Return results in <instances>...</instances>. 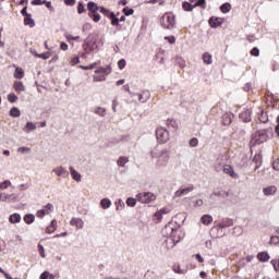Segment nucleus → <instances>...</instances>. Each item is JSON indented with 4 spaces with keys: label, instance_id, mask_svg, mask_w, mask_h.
I'll return each instance as SVG.
<instances>
[{
    "label": "nucleus",
    "instance_id": "nucleus-43",
    "mask_svg": "<svg viewBox=\"0 0 279 279\" xmlns=\"http://www.w3.org/2000/svg\"><path fill=\"white\" fill-rule=\"evenodd\" d=\"M114 204L116 210H123L125 208V203L121 198L117 199Z\"/></svg>",
    "mask_w": 279,
    "mask_h": 279
},
{
    "label": "nucleus",
    "instance_id": "nucleus-28",
    "mask_svg": "<svg viewBox=\"0 0 279 279\" xmlns=\"http://www.w3.org/2000/svg\"><path fill=\"white\" fill-rule=\"evenodd\" d=\"M9 221H10L11 223H13V225H14V223H21V214L15 213V214L10 215Z\"/></svg>",
    "mask_w": 279,
    "mask_h": 279
},
{
    "label": "nucleus",
    "instance_id": "nucleus-14",
    "mask_svg": "<svg viewBox=\"0 0 279 279\" xmlns=\"http://www.w3.org/2000/svg\"><path fill=\"white\" fill-rule=\"evenodd\" d=\"M2 202H8L9 204H16V202H19V195L14 193H2Z\"/></svg>",
    "mask_w": 279,
    "mask_h": 279
},
{
    "label": "nucleus",
    "instance_id": "nucleus-38",
    "mask_svg": "<svg viewBox=\"0 0 279 279\" xmlns=\"http://www.w3.org/2000/svg\"><path fill=\"white\" fill-rule=\"evenodd\" d=\"M100 14H104L108 19H111V16L114 17V12H112L104 7H100Z\"/></svg>",
    "mask_w": 279,
    "mask_h": 279
},
{
    "label": "nucleus",
    "instance_id": "nucleus-30",
    "mask_svg": "<svg viewBox=\"0 0 279 279\" xmlns=\"http://www.w3.org/2000/svg\"><path fill=\"white\" fill-rule=\"evenodd\" d=\"M100 206H101V208H104V210H108V208H110V206H112V201H110V198H102L100 201Z\"/></svg>",
    "mask_w": 279,
    "mask_h": 279
},
{
    "label": "nucleus",
    "instance_id": "nucleus-45",
    "mask_svg": "<svg viewBox=\"0 0 279 279\" xmlns=\"http://www.w3.org/2000/svg\"><path fill=\"white\" fill-rule=\"evenodd\" d=\"M167 126L172 128V130H178V121H175L173 119H168Z\"/></svg>",
    "mask_w": 279,
    "mask_h": 279
},
{
    "label": "nucleus",
    "instance_id": "nucleus-55",
    "mask_svg": "<svg viewBox=\"0 0 279 279\" xmlns=\"http://www.w3.org/2000/svg\"><path fill=\"white\" fill-rule=\"evenodd\" d=\"M270 265H272L275 271H279V258L271 259Z\"/></svg>",
    "mask_w": 279,
    "mask_h": 279
},
{
    "label": "nucleus",
    "instance_id": "nucleus-51",
    "mask_svg": "<svg viewBox=\"0 0 279 279\" xmlns=\"http://www.w3.org/2000/svg\"><path fill=\"white\" fill-rule=\"evenodd\" d=\"M89 17L93 19L94 23H99L101 21V15H99V13H89Z\"/></svg>",
    "mask_w": 279,
    "mask_h": 279
},
{
    "label": "nucleus",
    "instance_id": "nucleus-19",
    "mask_svg": "<svg viewBox=\"0 0 279 279\" xmlns=\"http://www.w3.org/2000/svg\"><path fill=\"white\" fill-rule=\"evenodd\" d=\"M230 194L226 191H217L209 195V199H215V197H221L222 199H226Z\"/></svg>",
    "mask_w": 279,
    "mask_h": 279
},
{
    "label": "nucleus",
    "instance_id": "nucleus-21",
    "mask_svg": "<svg viewBox=\"0 0 279 279\" xmlns=\"http://www.w3.org/2000/svg\"><path fill=\"white\" fill-rule=\"evenodd\" d=\"M95 73L100 74V75H110L112 73V68L110 65H107L106 68H99L95 70Z\"/></svg>",
    "mask_w": 279,
    "mask_h": 279
},
{
    "label": "nucleus",
    "instance_id": "nucleus-60",
    "mask_svg": "<svg viewBox=\"0 0 279 279\" xmlns=\"http://www.w3.org/2000/svg\"><path fill=\"white\" fill-rule=\"evenodd\" d=\"M123 13L125 14V16H132V14H134V9L124 8Z\"/></svg>",
    "mask_w": 279,
    "mask_h": 279
},
{
    "label": "nucleus",
    "instance_id": "nucleus-25",
    "mask_svg": "<svg viewBox=\"0 0 279 279\" xmlns=\"http://www.w3.org/2000/svg\"><path fill=\"white\" fill-rule=\"evenodd\" d=\"M257 258L260 263H269V253L267 252H260L257 254Z\"/></svg>",
    "mask_w": 279,
    "mask_h": 279
},
{
    "label": "nucleus",
    "instance_id": "nucleus-11",
    "mask_svg": "<svg viewBox=\"0 0 279 279\" xmlns=\"http://www.w3.org/2000/svg\"><path fill=\"white\" fill-rule=\"evenodd\" d=\"M226 157L223 155H219L215 162V171L217 173L223 171V167H226Z\"/></svg>",
    "mask_w": 279,
    "mask_h": 279
},
{
    "label": "nucleus",
    "instance_id": "nucleus-2",
    "mask_svg": "<svg viewBox=\"0 0 279 279\" xmlns=\"http://www.w3.org/2000/svg\"><path fill=\"white\" fill-rule=\"evenodd\" d=\"M97 35H89L83 43V49L85 53H83V58H86L87 56H90L93 51H97Z\"/></svg>",
    "mask_w": 279,
    "mask_h": 279
},
{
    "label": "nucleus",
    "instance_id": "nucleus-56",
    "mask_svg": "<svg viewBox=\"0 0 279 279\" xmlns=\"http://www.w3.org/2000/svg\"><path fill=\"white\" fill-rule=\"evenodd\" d=\"M39 58H41V60H49L51 58V52L47 51L39 53Z\"/></svg>",
    "mask_w": 279,
    "mask_h": 279
},
{
    "label": "nucleus",
    "instance_id": "nucleus-3",
    "mask_svg": "<svg viewBox=\"0 0 279 279\" xmlns=\"http://www.w3.org/2000/svg\"><path fill=\"white\" fill-rule=\"evenodd\" d=\"M165 231L169 239H179V243L180 241H182V239H184V232L182 231V229L173 228L172 222H169L165 226Z\"/></svg>",
    "mask_w": 279,
    "mask_h": 279
},
{
    "label": "nucleus",
    "instance_id": "nucleus-44",
    "mask_svg": "<svg viewBox=\"0 0 279 279\" xmlns=\"http://www.w3.org/2000/svg\"><path fill=\"white\" fill-rule=\"evenodd\" d=\"M253 162H255V170L260 167V163L263 162V157L260 155H255L253 158Z\"/></svg>",
    "mask_w": 279,
    "mask_h": 279
},
{
    "label": "nucleus",
    "instance_id": "nucleus-52",
    "mask_svg": "<svg viewBox=\"0 0 279 279\" xmlns=\"http://www.w3.org/2000/svg\"><path fill=\"white\" fill-rule=\"evenodd\" d=\"M126 206H129L130 208H134V206H136V198L134 197H129L126 199Z\"/></svg>",
    "mask_w": 279,
    "mask_h": 279
},
{
    "label": "nucleus",
    "instance_id": "nucleus-20",
    "mask_svg": "<svg viewBox=\"0 0 279 279\" xmlns=\"http://www.w3.org/2000/svg\"><path fill=\"white\" fill-rule=\"evenodd\" d=\"M58 230V221L53 219L50 225L46 228V234H53V232Z\"/></svg>",
    "mask_w": 279,
    "mask_h": 279
},
{
    "label": "nucleus",
    "instance_id": "nucleus-15",
    "mask_svg": "<svg viewBox=\"0 0 279 279\" xmlns=\"http://www.w3.org/2000/svg\"><path fill=\"white\" fill-rule=\"evenodd\" d=\"M52 173H56L58 178H69V170L62 166L52 169Z\"/></svg>",
    "mask_w": 279,
    "mask_h": 279
},
{
    "label": "nucleus",
    "instance_id": "nucleus-46",
    "mask_svg": "<svg viewBox=\"0 0 279 279\" xmlns=\"http://www.w3.org/2000/svg\"><path fill=\"white\" fill-rule=\"evenodd\" d=\"M182 8L185 12H193L195 5L191 4L190 2H183Z\"/></svg>",
    "mask_w": 279,
    "mask_h": 279
},
{
    "label": "nucleus",
    "instance_id": "nucleus-64",
    "mask_svg": "<svg viewBox=\"0 0 279 279\" xmlns=\"http://www.w3.org/2000/svg\"><path fill=\"white\" fill-rule=\"evenodd\" d=\"M270 243H272L274 245H279V236L278 235L271 236Z\"/></svg>",
    "mask_w": 279,
    "mask_h": 279
},
{
    "label": "nucleus",
    "instance_id": "nucleus-37",
    "mask_svg": "<svg viewBox=\"0 0 279 279\" xmlns=\"http://www.w3.org/2000/svg\"><path fill=\"white\" fill-rule=\"evenodd\" d=\"M13 88L16 90V93L25 92V85H23V82H15Z\"/></svg>",
    "mask_w": 279,
    "mask_h": 279
},
{
    "label": "nucleus",
    "instance_id": "nucleus-39",
    "mask_svg": "<svg viewBox=\"0 0 279 279\" xmlns=\"http://www.w3.org/2000/svg\"><path fill=\"white\" fill-rule=\"evenodd\" d=\"M130 162V158L128 157H119L117 165L118 167H125V165H128Z\"/></svg>",
    "mask_w": 279,
    "mask_h": 279
},
{
    "label": "nucleus",
    "instance_id": "nucleus-4",
    "mask_svg": "<svg viewBox=\"0 0 279 279\" xmlns=\"http://www.w3.org/2000/svg\"><path fill=\"white\" fill-rule=\"evenodd\" d=\"M267 132H269V129L257 131L251 140L252 147L262 145V143H267V140L269 138V134H267Z\"/></svg>",
    "mask_w": 279,
    "mask_h": 279
},
{
    "label": "nucleus",
    "instance_id": "nucleus-5",
    "mask_svg": "<svg viewBox=\"0 0 279 279\" xmlns=\"http://www.w3.org/2000/svg\"><path fill=\"white\" fill-rule=\"evenodd\" d=\"M178 243H180V239L169 238V235H168L161 242L160 251L163 254H167L169 252V250H173L175 247V245H178Z\"/></svg>",
    "mask_w": 279,
    "mask_h": 279
},
{
    "label": "nucleus",
    "instance_id": "nucleus-8",
    "mask_svg": "<svg viewBox=\"0 0 279 279\" xmlns=\"http://www.w3.org/2000/svg\"><path fill=\"white\" fill-rule=\"evenodd\" d=\"M156 136H157L158 143H167L170 138L169 131L165 128H158L156 130Z\"/></svg>",
    "mask_w": 279,
    "mask_h": 279
},
{
    "label": "nucleus",
    "instance_id": "nucleus-24",
    "mask_svg": "<svg viewBox=\"0 0 279 279\" xmlns=\"http://www.w3.org/2000/svg\"><path fill=\"white\" fill-rule=\"evenodd\" d=\"M70 175L75 180V182H82V174L73 168V166L70 167Z\"/></svg>",
    "mask_w": 279,
    "mask_h": 279
},
{
    "label": "nucleus",
    "instance_id": "nucleus-16",
    "mask_svg": "<svg viewBox=\"0 0 279 279\" xmlns=\"http://www.w3.org/2000/svg\"><path fill=\"white\" fill-rule=\"evenodd\" d=\"M195 187L193 185L180 189L177 192H174V197H184V195H189V193H192Z\"/></svg>",
    "mask_w": 279,
    "mask_h": 279
},
{
    "label": "nucleus",
    "instance_id": "nucleus-31",
    "mask_svg": "<svg viewBox=\"0 0 279 279\" xmlns=\"http://www.w3.org/2000/svg\"><path fill=\"white\" fill-rule=\"evenodd\" d=\"M201 221H202L203 226H210V223H213V216H210V215H204V216L201 218Z\"/></svg>",
    "mask_w": 279,
    "mask_h": 279
},
{
    "label": "nucleus",
    "instance_id": "nucleus-29",
    "mask_svg": "<svg viewBox=\"0 0 279 279\" xmlns=\"http://www.w3.org/2000/svg\"><path fill=\"white\" fill-rule=\"evenodd\" d=\"M258 119L260 123H268L269 122V116H267V112L259 109Z\"/></svg>",
    "mask_w": 279,
    "mask_h": 279
},
{
    "label": "nucleus",
    "instance_id": "nucleus-22",
    "mask_svg": "<svg viewBox=\"0 0 279 279\" xmlns=\"http://www.w3.org/2000/svg\"><path fill=\"white\" fill-rule=\"evenodd\" d=\"M277 191H278V187H276V185H270V186H267V187L263 189V193L266 196L276 195Z\"/></svg>",
    "mask_w": 279,
    "mask_h": 279
},
{
    "label": "nucleus",
    "instance_id": "nucleus-58",
    "mask_svg": "<svg viewBox=\"0 0 279 279\" xmlns=\"http://www.w3.org/2000/svg\"><path fill=\"white\" fill-rule=\"evenodd\" d=\"M110 19V21H111V25H113V26H117V25H119V17H117V15L113 13V17L111 16V17H109Z\"/></svg>",
    "mask_w": 279,
    "mask_h": 279
},
{
    "label": "nucleus",
    "instance_id": "nucleus-35",
    "mask_svg": "<svg viewBox=\"0 0 279 279\" xmlns=\"http://www.w3.org/2000/svg\"><path fill=\"white\" fill-rule=\"evenodd\" d=\"M23 130L26 134H29V132H34V130H36V125L34 122H27Z\"/></svg>",
    "mask_w": 279,
    "mask_h": 279
},
{
    "label": "nucleus",
    "instance_id": "nucleus-10",
    "mask_svg": "<svg viewBox=\"0 0 279 279\" xmlns=\"http://www.w3.org/2000/svg\"><path fill=\"white\" fill-rule=\"evenodd\" d=\"M232 226H234L232 218H222L215 228L216 230H223V228H232Z\"/></svg>",
    "mask_w": 279,
    "mask_h": 279
},
{
    "label": "nucleus",
    "instance_id": "nucleus-53",
    "mask_svg": "<svg viewBox=\"0 0 279 279\" xmlns=\"http://www.w3.org/2000/svg\"><path fill=\"white\" fill-rule=\"evenodd\" d=\"M8 101H10V104H14V102L19 101V96H16V94H9Z\"/></svg>",
    "mask_w": 279,
    "mask_h": 279
},
{
    "label": "nucleus",
    "instance_id": "nucleus-36",
    "mask_svg": "<svg viewBox=\"0 0 279 279\" xmlns=\"http://www.w3.org/2000/svg\"><path fill=\"white\" fill-rule=\"evenodd\" d=\"M209 25L210 27H220L221 21L219 20V17H210Z\"/></svg>",
    "mask_w": 279,
    "mask_h": 279
},
{
    "label": "nucleus",
    "instance_id": "nucleus-6",
    "mask_svg": "<svg viewBox=\"0 0 279 279\" xmlns=\"http://www.w3.org/2000/svg\"><path fill=\"white\" fill-rule=\"evenodd\" d=\"M160 24L163 29H173L175 27V16L171 13H166L162 15Z\"/></svg>",
    "mask_w": 279,
    "mask_h": 279
},
{
    "label": "nucleus",
    "instance_id": "nucleus-40",
    "mask_svg": "<svg viewBox=\"0 0 279 279\" xmlns=\"http://www.w3.org/2000/svg\"><path fill=\"white\" fill-rule=\"evenodd\" d=\"M232 10V5L228 2L223 3L221 7H220V11L223 13V14H228V12H230Z\"/></svg>",
    "mask_w": 279,
    "mask_h": 279
},
{
    "label": "nucleus",
    "instance_id": "nucleus-9",
    "mask_svg": "<svg viewBox=\"0 0 279 279\" xmlns=\"http://www.w3.org/2000/svg\"><path fill=\"white\" fill-rule=\"evenodd\" d=\"M169 213H171V208L169 207H163L159 210H157L154 216H153V219L154 221H156V223H160V221H162L163 217L166 215H169Z\"/></svg>",
    "mask_w": 279,
    "mask_h": 279
},
{
    "label": "nucleus",
    "instance_id": "nucleus-7",
    "mask_svg": "<svg viewBox=\"0 0 279 279\" xmlns=\"http://www.w3.org/2000/svg\"><path fill=\"white\" fill-rule=\"evenodd\" d=\"M136 199L141 204H151V202H156V195L151 192H143L136 195Z\"/></svg>",
    "mask_w": 279,
    "mask_h": 279
},
{
    "label": "nucleus",
    "instance_id": "nucleus-12",
    "mask_svg": "<svg viewBox=\"0 0 279 279\" xmlns=\"http://www.w3.org/2000/svg\"><path fill=\"white\" fill-rule=\"evenodd\" d=\"M133 96L138 97V101L141 104H147V101H149L151 98V94L147 89L143 90L142 94H133Z\"/></svg>",
    "mask_w": 279,
    "mask_h": 279
},
{
    "label": "nucleus",
    "instance_id": "nucleus-23",
    "mask_svg": "<svg viewBox=\"0 0 279 279\" xmlns=\"http://www.w3.org/2000/svg\"><path fill=\"white\" fill-rule=\"evenodd\" d=\"M87 10H89L92 12V14H95V13L101 11V7H98L97 3L89 1L87 3Z\"/></svg>",
    "mask_w": 279,
    "mask_h": 279
},
{
    "label": "nucleus",
    "instance_id": "nucleus-61",
    "mask_svg": "<svg viewBox=\"0 0 279 279\" xmlns=\"http://www.w3.org/2000/svg\"><path fill=\"white\" fill-rule=\"evenodd\" d=\"M51 278H53V276L51 274H49V271H44L40 275V279H51Z\"/></svg>",
    "mask_w": 279,
    "mask_h": 279
},
{
    "label": "nucleus",
    "instance_id": "nucleus-27",
    "mask_svg": "<svg viewBox=\"0 0 279 279\" xmlns=\"http://www.w3.org/2000/svg\"><path fill=\"white\" fill-rule=\"evenodd\" d=\"M14 77L15 80H23L25 77V71H23V68H15Z\"/></svg>",
    "mask_w": 279,
    "mask_h": 279
},
{
    "label": "nucleus",
    "instance_id": "nucleus-17",
    "mask_svg": "<svg viewBox=\"0 0 279 279\" xmlns=\"http://www.w3.org/2000/svg\"><path fill=\"white\" fill-rule=\"evenodd\" d=\"M241 121H244V123H250L252 121V110L250 109H244L240 114H239Z\"/></svg>",
    "mask_w": 279,
    "mask_h": 279
},
{
    "label": "nucleus",
    "instance_id": "nucleus-54",
    "mask_svg": "<svg viewBox=\"0 0 279 279\" xmlns=\"http://www.w3.org/2000/svg\"><path fill=\"white\" fill-rule=\"evenodd\" d=\"M189 145L190 147H197V145H199V140H197V137H193L190 140Z\"/></svg>",
    "mask_w": 279,
    "mask_h": 279
},
{
    "label": "nucleus",
    "instance_id": "nucleus-62",
    "mask_svg": "<svg viewBox=\"0 0 279 279\" xmlns=\"http://www.w3.org/2000/svg\"><path fill=\"white\" fill-rule=\"evenodd\" d=\"M50 213H53V204L48 203V204L46 205V214H47V215H50Z\"/></svg>",
    "mask_w": 279,
    "mask_h": 279
},
{
    "label": "nucleus",
    "instance_id": "nucleus-59",
    "mask_svg": "<svg viewBox=\"0 0 279 279\" xmlns=\"http://www.w3.org/2000/svg\"><path fill=\"white\" fill-rule=\"evenodd\" d=\"M195 5L198 7V8H202L203 10H205V8H206V0H197Z\"/></svg>",
    "mask_w": 279,
    "mask_h": 279
},
{
    "label": "nucleus",
    "instance_id": "nucleus-63",
    "mask_svg": "<svg viewBox=\"0 0 279 279\" xmlns=\"http://www.w3.org/2000/svg\"><path fill=\"white\" fill-rule=\"evenodd\" d=\"M45 215H47V210L45 209H39L36 214V216L39 218V219H43L45 217Z\"/></svg>",
    "mask_w": 279,
    "mask_h": 279
},
{
    "label": "nucleus",
    "instance_id": "nucleus-42",
    "mask_svg": "<svg viewBox=\"0 0 279 279\" xmlns=\"http://www.w3.org/2000/svg\"><path fill=\"white\" fill-rule=\"evenodd\" d=\"M10 117H13L14 119L21 117V110H19V108H16V107L11 108Z\"/></svg>",
    "mask_w": 279,
    "mask_h": 279
},
{
    "label": "nucleus",
    "instance_id": "nucleus-32",
    "mask_svg": "<svg viewBox=\"0 0 279 279\" xmlns=\"http://www.w3.org/2000/svg\"><path fill=\"white\" fill-rule=\"evenodd\" d=\"M24 221L27 223V226H32V223L36 221V216H34L33 214H26L24 216Z\"/></svg>",
    "mask_w": 279,
    "mask_h": 279
},
{
    "label": "nucleus",
    "instance_id": "nucleus-47",
    "mask_svg": "<svg viewBox=\"0 0 279 279\" xmlns=\"http://www.w3.org/2000/svg\"><path fill=\"white\" fill-rule=\"evenodd\" d=\"M232 234L234 236H241L243 234V228L241 226L234 227Z\"/></svg>",
    "mask_w": 279,
    "mask_h": 279
},
{
    "label": "nucleus",
    "instance_id": "nucleus-34",
    "mask_svg": "<svg viewBox=\"0 0 279 279\" xmlns=\"http://www.w3.org/2000/svg\"><path fill=\"white\" fill-rule=\"evenodd\" d=\"M222 123H223V125H230V123H232V114L231 113H225L222 116Z\"/></svg>",
    "mask_w": 279,
    "mask_h": 279
},
{
    "label": "nucleus",
    "instance_id": "nucleus-18",
    "mask_svg": "<svg viewBox=\"0 0 279 279\" xmlns=\"http://www.w3.org/2000/svg\"><path fill=\"white\" fill-rule=\"evenodd\" d=\"M70 226H75L76 230H82L84 228V220L82 218H72Z\"/></svg>",
    "mask_w": 279,
    "mask_h": 279
},
{
    "label": "nucleus",
    "instance_id": "nucleus-26",
    "mask_svg": "<svg viewBox=\"0 0 279 279\" xmlns=\"http://www.w3.org/2000/svg\"><path fill=\"white\" fill-rule=\"evenodd\" d=\"M24 25L28 27H36V21L32 19V14L24 16Z\"/></svg>",
    "mask_w": 279,
    "mask_h": 279
},
{
    "label": "nucleus",
    "instance_id": "nucleus-48",
    "mask_svg": "<svg viewBox=\"0 0 279 279\" xmlns=\"http://www.w3.org/2000/svg\"><path fill=\"white\" fill-rule=\"evenodd\" d=\"M9 186H12V182L10 180H5L0 183V191H5Z\"/></svg>",
    "mask_w": 279,
    "mask_h": 279
},
{
    "label": "nucleus",
    "instance_id": "nucleus-49",
    "mask_svg": "<svg viewBox=\"0 0 279 279\" xmlns=\"http://www.w3.org/2000/svg\"><path fill=\"white\" fill-rule=\"evenodd\" d=\"M175 62L180 69H184V66H186V61L182 57H177Z\"/></svg>",
    "mask_w": 279,
    "mask_h": 279
},
{
    "label": "nucleus",
    "instance_id": "nucleus-13",
    "mask_svg": "<svg viewBox=\"0 0 279 279\" xmlns=\"http://www.w3.org/2000/svg\"><path fill=\"white\" fill-rule=\"evenodd\" d=\"M222 171L223 173H226V175L233 178V180H239V174L234 171V168H232V166L230 165L223 166Z\"/></svg>",
    "mask_w": 279,
    "mask_h": 279
},
{
    "label": "nucleus",
    "instance_id": "nucleus-1",
    "mask_svg": "<svg viewBox=\"0 0 279 279\" xmlns=\"http://www.w3.org/2000/svg\"><path fill=\"white\" fill-rule=\"evenodd\" d=\"M151 160H154L157 169L162 167H167L169 165V160L171 156L169 155V150L165 146L157 145L150 150Z\"/></svg>",
    "mask_w": 279,
    "mask_h": 279
},
{
    "label": "nucleus",
    "instance_id": "nucleus-50",
    "mask_svg": "<svg viewBox=\"0 0 279 279\" xmlns=\"http://www.w3.org/2000/svg\"><path fill=\"white\" fill-rule=\"evenodd\" d=\"M32 153V148H29V147H25V146H23V147H19L17 148V154H31Z\"/></svg>",
    "mask_w": 279,
    "mask_h": 279
},
{
    "label": "nucleus",
    "instance_id": "nucleus-41",
    "mask_svg": "<svg viewBox=\"0 0 279 279\" xmlns=\"http://www.w3.org/2000/svg\"><path fill=\"white\" fill-rule=\"evenodd\" d=\"M94 113L98 114V117H106V108H104V107H96L94 109Z\"/></svg>",
    "mask_w": 279,
    "mask_h": 279
},
{
    "label": "nucleus",
    "instance_id": "nucleus-57",
    "mask_svg": "<svg viewBox=\"0 0 279 279\" xmlns=\"http://www.w3.org/2000/svg\"><path fill=\"white\" fill-rule=\"evenodd\" d=\"M94 82H106V75L100 74L98 76L93 77Z\"/></svg>",
    "mask_w": 279,
    "mask_h": 279
},
{
    "label": "nucleus",
    "instance_id": "nucleus-33",
    "mask_svg": "<svg viewBox=\"0 0 279 279\" xmlns=\"http://www.w3.org/2000/svg\"><path fill=\"white\" fill-rule=\"evenodd\" d=\"M203 62L204 64H211L213 63V54L210 52L203 53Z\"/></svg>",
    "mask_w": 279,
    "mask_h": 279
}]
</instances>
